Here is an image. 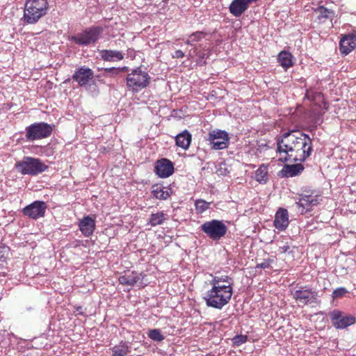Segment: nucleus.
I'll return each mask as SVG.
<instances>
[{"instance_id":"obj_1","label":"nucleus","mask_w":356,"mask_h":356,"mask_svg":"<svg viewBox=\"0 0 356 356\" xmlns=\"http://www.w3.org/2000/svg\"><path fill=\"white\" fill-rule=\"evenodd\" d=\"M277 150L281 156L284 154L280 160L302 162L312 154V139L300 131L293 130L277 140Z\"/></svg>"},{"instance_id":"obj_2","label":"nucleus","mask_w":356,"mask_h":356,"mask_svg":"<svg viewBox=\"0 0 356 356\" xmlns=\"http://www.w3.org/2000/svg\"><path fill=\"white\" fill-rule=\"evenodd\" d=\"M211 288L207 291L204 300L208 307L221 309L231 300L233 280L228 275H214L210 281Z\"/></svg>"},{"instance_id":"obj_3","label":"nucleus","mask_w":356,"mask_h":356,"mask_svg":"<svg viewBox=\"0 0 356 356\" xmlns=\"http://www.w3.org/2000/svg\"><path fill=\"white\" fill-rule=\"evenodd\" d=\"M49 10L47 0H26L23 19L25 23L35 24L44 16Z\"/></svg>"},{"instance_id":"obj_4","label":"nucleus","mask_w":356,"mask_h":356,"mask_svg":"<svg viewBox=\"0 0 356 356\" xmlns=\"http://www.w3.org/2000/svg\"><path fill=\"white\" fill-rule=\"evenodd\" d=\"M150 79L147 72L137 67L127 76V86L129 90L138 92L149 84Z\"/></svg>"},{"instance_id":"obj_5","label":"nucleus","mask_w":356,"mask_h":356,"mask_svg":"<svg viewBox=\"0 0 356 356\" xmlns=\"http://www.w3.org/2000/svg\"><path fill=\"white\" fill-rule=\"evenodd\" d=\"M15 168L22 175H36L45 171L47 165L38 158L25 156L16 163Z\"/></svg>"},{"instance_id":"obj_6","label":"nucleus","mask_w":356,"mask_h":356,"mask_svg":"<svg viewBox=\"0 0 356 356\" xmlns=\"http://www.w3.org/2000/svg\"><path fill=\"white\" fill-rule=\"evenodd\" d=\"M201 230L211 239L218 241L226 234L227 227L222 220H211L204 222Z\"/></svg>"},{"instance_id":"obj_7","label":"nucleus","mask_w":356,"mask_h":356,"mask_svg":"<svg viewBox=\"0 0 356 356\" xmlns=\"http://www.w3.org/2000/svg\"><path fill=\"white\" fill-rule=\"evenodd\" d=\"M229 134L224 130L218 129L210 131L206 138V140L209 143L211 149L214 150L227 148L229 145Z\"/></svg>"},{"instance_id":"obj_8","label":"nucleus","mask_w":356,"mask_h":356,"mask_svg":"<svg viewBox=\"0 0 356 356\" xmlns=\"http://www.w3.org/2000/svg\"><path fill=\"white\" fill-rule=\"evenodd\" d=\"M52 130L51 126L47 123H34L26 127V138L29 141L40 140L49 136Z\"/></svg>"},{"instance_id":"obj_9","label":"nucleus","mask_w":356,"mask_h":356,"mask_svg":"<svg viewBox=\"0 0 356 356\" xmlns=\"http://www.w3.org/2000/svg\"><path fill=\"white\" fill-rule=\"evenodd\" d=\"M102 31L103 29L100 26L92 27L76 35L72 36L71 40L79 45L87 46L95 43L99 38Z\"/></svg>"},{"instance_id":"obj_10","label":"nucleus","mask_w":356,"mask_h":356,"mask_svg":"<svg viewBox=\"0 0 356 356\" xmlns=\"http://www.w3.org/2000/svg\"><path fill=\"white\" fill-rule=\"evenodd\" d=\"M318 203L319 199L317 195L301 194L296 197V204L301 214L312 210Z\"/></svg>"},{"instance_id":"obj_11","label":"nucleus","mask_w":356,"mask_h":356,"mask_svg":"<svg viewBox=\"0 0 356 356\" xmlns=\"http://www.w3.org/2000/svg\"><path fill=\"white\" fill-rule=\"evenodd\" d=\"M332 325L337 329H344L355 323V318L351 315H343L339 310H334L330 313Z\"/></svg>"},{"instance_id":"obj_12","label":"nucleus","mask_w":356,"mask_h":356,"mask_svg":"<svg viewBox=\"0 0 356 356\" xmlns=\"http://www.w3.org/2000/svg\"><path fill=\"white\" fill-rule=\"evenodd\" d=\"M293 298L300 304L307 305L316 302L317 294L307 287H300L292 292Z\"/></svg>"},{"instance_id":"obj_13","label":"nucleus","mask_w":356,"mask_h":356,"mask_svg":"<svg viewBox=\"0 0 356 356\" xmlns=\"http://www.w3.org/2000/svg\"><path fill=\"white\" fill-rule=\"evenodd\" d=\"M46 209V204L44 202L35 201L24 208L23 213L31 218L36 219L44 216Z\"/></svg>"},{"instance_id":"obj_14","label":"nucleus","mask_w":356,"mask_h":356,"mask_svg":"<svg viewBox=\"0 0 356 356\" xmlns=\"http://www.w3.org/2000/svg\"><path fill=\"white\" fill-rule=\"evenodd\" d=\"M155 172L161 178L168 177L174 172L173 163L167 159L158 160L155 163Z\"/></svg>"},{"instance_id":"obj_15","label":"nucleus","mask_w":356,"mask_h":356,"mask_svg":"<svg viewBox=\"0 0 356 356\" xmlns=\"http://www.w3.org/2000/svg\"><path fill=\"white\" fill-rule=\"evenodd\" d=\"M94 73L92 70L88 67H80L74 72L72 79L78 83L80 86H85L92 81Z\"/></svg>"},{"instance_id":"obj_16","label":"nucleus","mask_w":356,"mask_h":356,"mask_svg":"<svg viewBox=\"0 0 356 356\" xmlns=\"http://www.w3.org/2000/svg\"><path fill=\"white\" fill-rule=\"evenodd\" d=\"M143 278L144 275L142 273L133 271L120 276L119 282L123 285L134 286L137 284L138 286H143Z\"/></svg>"},{"instance_id":"obj_17","label":"nucleus","mask_w":356,"mask_h":356,"mask_svg":"<svg viewBox=\"0 0 356 356\" xmlns=\"http://www.w3.org/2000/svg\"><path fill=\"white\" fill-rule=\"evenodd\" d=\"M258 0H234L229 5V12L235 17L241 16L249 7L252 2Z\"/></svg>"},{"instance_id":"obj_18","label":"nucleus","mask_w":356,"mask_h":356,"mask_svg":"<svg viewBox=\"0 0 356 356\" xmlns=\"http://www.w3.org/2000/svg\"><path fill=\"white\" fill-rule=\"evenodd\" d=\"M289 223V214L286 209L280 208L275 213L274 226L279 231H284Z\"/></svg>"},{"instance_id":"obj_19","label":"nucleus","mask_w":356,"mask_h":356,"mask_svg":"<svg viewBox=\"0 0 356 356\" xmlns=\"http://www.w3.org/2000/svg\"><path fill=\"white\" fill-rule=\"evenodd\" d=\"M341 54L347 55L356 47V35H343L339 43Z\"/></svg>"},{"instance_id":"obj_20","label":"nucleus","mask_w":356,"mask_h":356,"mask_svg":"<svg viewBox=\"0 0 356 356\" xmlns=\"http://www.w3.org/2000/svg\"><path fill=\"white\" fill-rule=\"evenodd\" d=\"M95 228V220L89 216L84 217L79 222V229L82 234L86 237L92 234Z\"/></svg>"},{"instance_id":"obj_21","label":"nucleus","mask_w":356,"mask_h":356,"mask_svg":"<svg viewBox=\"0 0 356 356\" xmlns=\"http://www.w3.org/2000/svg\"><path fill=\"white\" fill-rule=\"evenodd\" d=\"M192 136L191 134L186 130L182 131L179 134L176 138V145L182 148L183 149H188L190 144L191 143Z\"/></svg>"},{"instance_id":"obj_22","label":"nucleus","mask_w":356,"mask_h":356,"mask_svg":"<svg viewBox=\"0 0 356 356\" xmlns=\"http://www.w3.org/2000/svg\"><path fill=\"white\" fill-rule=\"evenodd\" d=\"M99 54L104 60L110 62L121 60L124 58L122 52L115 50H101Z\"/></svg>"},{"instance_id":"obj_23","label":"nucleus","mask_w":356,"mask_h":356,"mask_svg":"<svg viewBox=\"0 0 356 356\" xmlns=\"http://www.w3.org/2000/svg\"><path fill=\"white\" fill-rule=\"evenodd\" d=\"M304 168L302 164L297 163L294 165H286L282 170V172L284 176L289 177H294L300 174L302 170Z\"/></svg>"},{"instance_id":"obj_24","label":"nucleus","mask_w":356,"mask_h":356,"mask_svg":"<svg viewBox=\"0 0 356 356\" xmlns=\"http://www.w3.org/2000/svg\"><path fill=\"white\" fill-rule=\"evenodd\" d=\"M293 56L291 53L282 51L278 54L277 60L280 65L287 70L290 67H291L293 64Z\"/></svg>"},{"instance_id":"obj_25","label":"nucleus","mask_w":356,"mask_h":356,"mask_svg":"<svg viewBox=\"0 0 356 356\" xmlns=\"http://www.w3.org/2000/svg\"><path fill=\"white\" fill-rule=\"evenodd\" d=\"M111 356H127L130 353V347L126 342H121L111 349Z\"/></svg>"},{"instance_id":"obj_26","label":"nucleus","mask_w":356,"mask_h":356,"mask_svg":"<svg viewBox=\"0 0 356 356\" xmlns=\"http://www.w3.org/2000/svg\"><path fill=\"white\" fill-rule=\"evenodd\" d=\"M153 195L159 200H166L170 195V190L160 185H155L152 187Z\"/></svg>"},{"instance_id":"obj_27","label":"nucleus","mask_w":356,"mask_h":356,"mask_svg":"<svg viewBox=\"0 0 356 356\" xmlns=\"http://www.w3.org/2000/svg\"><path fill=\"white\" fill-rule=\"evenodd\" d=\"M315 14L316 15L320 22H323L327 19H332V17L334 16L333 11L325 8L323 6L318 7L315 10Z\"/></svg>"},{"instance_id":"obj_28","label":"nucleus","mask_w":356,"mask_h":356,"mask_svg":"<svg viewBox=\"0 0 356 356\" xmlns=\"http://www.w3.org/2000/svg\"><path fill=\"white\" fill-rule=\"evenodd\" d=\"M168 219V216L163 211L152 213L150 216L149 222L152 226L161 225L165 220Z\"/></svg>"},{"instance_id":"obj_29","label":"nucleus","mask_w":356,"mask_h":356,"mask_svg":"<svg viewBox=\"0 0 356 356\" xmlns=\"http://www.w3.org/2000/svg\"><path fill=\"white\" fill-rule=\"evenodd\" d=\"M255 179L259 183H266L268 180V168L266 165H261L254 175Z\"/></svg>"},{"instance_id":"obj_30","label":"nucleus","mask_w":356,"mask_h":356,"mask_svg":"<svg viewBox=\"0 0 356 356\" xmlns=\"http://www.w3.org/2000/svg\"><path fill=\"white\" fill-rule=\"evenodd\" d=\"M147 336L152 341L158 342L162 341L165 339L161 330L159 329L150 330L147 333Z\"/></svg>"},{"instance_id":"obj_31","label":"nucleus","mask_w":356,"mask_h":356,"mask_svg":"<svg viewBox=\"0 0 356 356\" xmlns=\"http://www.w3.org/2000/svg\"><path fill=\"white\" fill-rule=\"evenodd\" d=\"M195 204L197 212L202 213L209 209L210 203L203 200H197Z\"/></svg>"},{"instance_id":"obj_32","label":"nucleus","mask_w":356,"mask_h":356,"mask_svg":"<svg viewBox=\"0 0 356 356\" xmlns=\"http://www.w3.org/2000/svg\"><path fill=\"white\" fill-rule=\"evenodd\" d=\"M305 97L310 101L317 102L323 99L322 95L318 92H314L312 90H307Z\"/></svg>"},{"instance_id":"obj_33","label":"nucleus","mask_w":356,"mask_h":356,"mask_svg":"<svg viewBox=\"0 0 356 356\" xmlns=\"http://www.w3.org/2000/svg\"><path fill=\"white\" fill-rule=\"evenodd\" d=\"M247 336L245 335H236L232 339L234 345L239 346L247 341Z\"/></svg>"},{"instance_id":"obj_34","label":"nucleus","mask_w":356,"mask_h":356,"mask_svg":"<svg viewBox=\"0 0 356 356\" xmlns=\"http://www.w3.org/2000/svg\"><path fill=\"white\" fill-rule=\"evenodd\" d=\"M347 290L343 287H340L335 289L332 293L333 298H339L343 297L346 293Z\"/></svg>"},{"instance_id":"obj_35","label":"nucleus","mask_w":356,"mask_h":356,"mask_svg":"<svg viewBox=\"0 0 356 356\" xmlns=\"http://www.w3.org/2000/svg\"><path fill=\"white\" fill-rule=\"evenodd\" d=\"M127 70V67H124L122 68H114V67L106 68L105 70L106 72H111L112 74V75H117L120 72L125 71Z\"/></svg>"},{"instance_id":"obj_36","label":"nucleus","mask_w":356,"mask_h":356,"mask_svg":"<svg viewBox=\"0 0 356 356\" xmlns=\"http://www.w3.org/2000/svg\"><path fill=\"white\" fill-rule=\"evenodd\" d=\"M204 37L202 32H196L190 35L191 41L197 42Z\"/></svg>"},{"instance_id":"obj_37","label":"nucleus","mask_w":356,"mask_h":356,"mask_svg":"<svg viewBox=\"0 0 356 356\" xmlns=\"http://www.w3.org/2000/svg\"><path fill=\"white\" fill-rule=\"evenodd\" d=\"M184 56V53L181 50H177L175 51V53L172 55L173 58H181Z\"/></svg>"},{"instance_id":"obj_38","label":"nucleus","mask_w":356,"mask_h":356,"mask_svg":"<svg viewBox=\"0 0 356 356\" xmlns=\"http://www.w3.org/2000/svg\"><path fill=\"white\" fill-rule=\"evenodd\" d=\"M257 266L258 268L265 269V268H269V266H270V264H269V262H268V261H264V262H262V263H261V264H257Z\"/></svg>"},{"instance_id":"obj_39","label":"nucleus","mask_w":356,"mask_h":356,"mask_svg":"<svg viewBox=\"0 0 356 356\" xmlns=\"http://www.w3.org/2000/svg\"><path fill=\"white\" fill-rule=\"evenodd\" d=\"M289 249H290V247L287 244L284 245L283 246H280V251L282 253H285V252H288Z\"/></svg>"},{"instance_id":"obj_40","label":"nucleus","mask_w":356,"mask_h":356,"mask_svg":"<svg viewBox=\"0 0 356 356\" xmlns=\"http://www.w3.org/2000/svg\"><path fill=\"white\" fill-rule=\"evenodd\" d=\"M197 54H198L197 53V48H194L193 49L190 51L188 56L192 58V57H193L195 55H196Z\"/></svg>"},{"instance_id":"obj_41","label":"nucleus","mask_w":356,"mask_h":356,"mask_svg":"<svg viewBox=\"0 0 356 356\" xmlns=\"http://www.w3.org/2000/svg\"><path fill=\"white\" fill-rule=\"evenodd\" d=\"M76 312H78L77 313L78 314H82L81 307L77 308Z\"/></svg>"},{"instance_id":"obj_42","label":"nucleus","mask_w":356,"mask_h":356,"mask_svg":"<svg viewBox=\"0 0 356 356\" xmlns=\"http://www.w3.org/2000/svg\"><path fill=\"white\" fill-rule=\"evenodd\" d=\"M193 41H191V39L190 38L187 42H186V44H191V42H193Z\"/></svg>"},{"instance_id":"obj_43","label":"nucleus","mask_w":356,"mask_h":356,"mask_svg":"<svg viewBox=\"0 0 356 356\" xmlns=\"http://www.w3.org/2000/svg\"><path fill=\"white\" fill-rule=\"evenodd\" d=\"M200 58H204V54H203V55H202V56H201V55H200Z\"/></svg>"}]
</instances>
